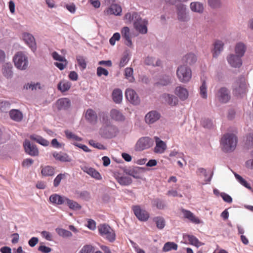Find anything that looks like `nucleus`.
<instances>
[{
	"instance_id": "1",
	"label": "nucleus",
	"mask_w": 253,
	"mask_h": 253,
	"mask_svg": "<svg viewBox=\"0 0 253 253\" xmlns=\"http://www.w3.org/2000/svg\"><path fill=\"white\" fill-rule=\"evenodd\" d=\"M237 142L238 138L235 134L227 133L222 136L220 144L224 152H231L235 149Z\"/></svg>"
},
{
	"instance_id": "2",
	"label": "nucleus",
	"mask_w": 253,
	"mask_h": 253,
	"mask_svg": "<svg viewBox=\"0 0 253 253\" xmlns=\"http://www.w3.org/2000/svg\"><path fill=\"white\" fill-rule=\"evenodd\" d=\"M248 89V84L245 77L238 78L233 84V93L236 96L246 94Z\"/></svg>"
},
{
	"instance_id": "3",
	"label": "nucleus",
	"mask_w": 253,
	"mask_h": 253,
	"mask_svg": "<svg viewBox=\"0 0 253 253\" xmlns=\"http://www.w3.org/2000/svg\"><path fill=\"white\" fill-rule=\"evenodd\" d=\"M176 76L180 82L188 83L192 78L191 70L187 66L181 65L176 70Z\"/></svg>"
},
{
	"instance_id": "4",
	"label": "nucleus",
	"mask_w": 253,
	"mask_h": 253,
	"mask_svg": "<svg viewBox=\"0 0 253 253\" xmlns=\"http://www.w3.org/2000/svg\"><path fill=\"white\" fill-rule=\"evenodd\" d=\"M15 66L21 70H26L29 65L28 58L23 52H17L13 59Z\"/></svg>"
},
{
	"instance_id": "5",
	"label": "nucleus",
	"mask_w": 253,
	"mask_h": 253,
	"mask_svg": "<svg viewBox=\"0 0 253 253\" xmlns=\"http://www.w3.org/2000/svg\"><path fill=\"white\" fill-rule=\"evenodd\" d=\"M98 231L101 236L110 242H113L116 239L114 231L108 225L101 224L98 226Z\"/></svg>"
},
{
	"instance_id": "6",
	"label": "nucleus",
	"mask_w": 253,
	"mask_h": 253,
	"mask_svg": "<svg viewBox=\"0 0 253 253\" xmlns=\"http://www.w3.org/2000/svg\"><path fill=\"white\" fill-rule=\"evenodd\" d=\"M154 144L153 140L149 137H142L137 141L135 145V149L137 151H143L149 149Z\"/></svg>"
},
{
	"instance_id": "7",
	"label": "nucleus",
	"mask_w": 253,
	"mask_h": 253,
	"mask_svg": "<svg viewBox=\"0 0 253 253\" xmlns=\"http://www.w3.org/2000/svg\"><path fill=\"white\" fill-rule=\"evenodd\" d=\"M176 13L177 19L181 22H187L189 20L190 17L186 12V5L183 4H179L176 6Z\"/></svg>"
},
{
	"instance_id": "8",
	"label": "nucleus",
	"mask_w": 253,
	"mask_h": 253,
	"mask_svg": "<svg viewBox=\"0 0 253 253\" xmlns=\"http://www.w3.org/2000/svg\"><path fill=\"white\" fill-rule=\"evenodd\" d=\"M132 210L136 217L141 221H146L149 218V213L146 211L141 209L139 206H133Z\"/></svg>"
},
{
	"instance_id": "9",
	"label": "nucleus",
	"mask_w": 253,
	"mask_h": 253,
	"mask_svg": "<svg viewBox=\"0 0 253 253\" xmlns=\"http://www.w3.org/2000/svg\"><path fill=\"white\" fill-rule=\"evenodd\" d=\"M23 147L25 152L31 156H38L39 151L37 146L31 143L29 140H25L23 143Z\"/></svg>"
},
{
	"instance_id": "10",
	"label": "nucleus",
	"mask_w": 253,
	"mask_h": 253,
	"mask_svg": "<svg viewBox=\"0 0 253 253\" xmlns=\"http://www.w3.org/2000/svg\"><path fill=\"white\" fill-rule=\"evenodd\" d=\"M147 21L142 19L139 16L137 20L134 21V27L140 33L146 34L147 32Z\"/></svg>"
},
{
	"instance_id": "11",
	"label": "nucleus",
	"mask_w": 253,
	"mask_h": 253,
	"mask_svg": "<svg viewBox=\"0 0 253 253\" xmlns=\"http://www.w3.org/2000/svg\"><path fill=\"white\" fill-rule=\"evenodd\" d=\"M126 99L131 103L137 105L140 102V99L136 92L132 89L127 88L125 92Z\"/></svg>"
},
{
	"instance_id": "12",
	"label": "nucleus",
	"mask_w": 253,
	"mask_h": 253,
	"mask_svg": "<svg viewBox=\"0 0 253 253\" xmlns=\"http://www.w3.org/2000/svg\"><path fill=\"white\" fill-rule=\"evenodd\" d=\"M86 121L91 125H94L97 123L98 116L96 112L92 109H88L84 114Z\"/></svg>"
},
{
	"instance_id": "13",
	"label": "nucleus",
	"mask_w": 253,
	"mask_h": 253,
	"mask_svg": "<svg viewBox=\"0 0 253 253\" xmlns=\"http://www.w3.org/2000/svg\"><path fill=\"white\" fill-rule=\"evenodd\" d=\"M23 39L33 51L37 49L35 39L33 35L28 33H24L22 36Z\"/></svg>"
},
{
	"instance_id": "14",
	"label": "nucleus",
	"mask_w": 253,
	"mask_h": 253,
	"mask_svg": "<svg viewBox=\"0 0 253 253\" xmlns=\"http://www.w3.org/2000/svg\"><path fill=\"white\" fill-rule=\"evenodd\" d=\"M121 32L125 44L129 47H131L132 42L129 28L128 27H124L122 29Z\"/></svg>"
},
{
	"instance_id": "15",
	"label": "nucleus",
	"mask_w": 253,
	"mask_h": 253,
	"mask_svg": "<svg viewBox=\"0 0 253 253\" xmlns=\"http://www.w3.org/2000/svg\"><path fill=\"white\" fill-rule=\"evenodd\" d=\"M216 97L220 102L222 103H226L230 99L229 92L225 87H221L218 90Z\"/></svg>"
},
{
	"instance_id": "16",
	"label": "nucleus",
	"mask_w": 253,
	"mask_h": 253,
	"mask_svg": "<svg viewBox=\"0 0 253 253\" xmlns=\"http://www.w3.org/2000/svg\"><path fill=\"white\" fill-rule=\"evenodd\" d=\"M241 57L237 54H230L227 57V61L232 67L239 68L242 65Z\"/></svg>"
},
{
	"instance_id": "17",
	"label": "nucleus",
	"mask_w": 253,
	"mask_h": 253,
	"mask_svg": "<svg viewBox=\"0 0 253 253\" xmlns=\"http://www.w3.org/2000/svg\"><path fill=\"white\" fill-rule=\"evenodd\" d=\"M154 138L156 142V146L154 150L155 153L159 154L164 153L167 148L166 143L161 140L158 136H155Z\"/></svg>"
},
{
	"instance_id": "18",
	"label": "nucleus",
	"mask_w": 253,
	"mask_h": 253,
	"mask_svg": "<svg viewBox=\"0 0 253 253\" xmlns=\"http://www.w3.org/2000/svg\"><path fill=\"white\" fill-rule=\"evenodd\" d=\"M161 115L156 111H152L147 113L145 117V121L147 124H153L160 118Z\"/></svg>"
},
{
	"instance_id": "19",
	"label": "nucleus",
	"mask_w": 253,
	"mask_h": 253,
	"mask_svg": "<svg viewBox=\"0 0 253 253\" xmlns=\"http://www.w3.org/2000/svg\"><path fill=\"white\" fill-rule=\"evenodd\" d=\"M55 106L59 110H67L70 107L71 102L68 98H60L57 100Z\"/></svg>"
},
{
	"instance_id": "20",
	"label": "nucleus",
	"mask_w": 253,
	"mask_h": 253,
	"mask_svg": "<svg viewBox=\"0 0 253 253\" xmlns=\"http://www.w3.org/2000/svg\"><path fill=\"white\" fill-rule=\"evenodd\" d=\"M161 99L163 101H165L171 106H174L178 102V99L175 96L169 94L165 93L163 94Z\"/></svg>"
},
{
	"instance_id": "21",
	"label": "nucleus",
	"mask_w": 253,
	"mask_h": 253,
	"mask_svg": "<svg viewBox=\"0 0 253 253\" xmlns=\"http://www.w3.org/2000/svg\"><path fill=\"white\" fill-rule=\"evenodd\" d=\"M214 48L212 50L213 57H217L223 50L224 43L219 40L216 41L213 43Z\"/></svg>"
},
{
	"instance_id": "22",
	"label": "nucleus",
	"mask_w": 253,
	"mask_h": 253,
	"mask_svg": "<svg viewBox=\"0 0 253 253\" xmlns=\"http://www.w3.org/2000/svg\"><path fill=\"white\" fill-rule=\"evenodd\" d=\"M52 155L56 160L62 162H70L72 161L70 157L66 153L54 152Z\"/></svg>"
},
{
	"instance_id": "23",
	"label": "nucleus",
	"mask_w": 253,
	"mask_h": 253,
	"mask_svg": "<svg viewBox=\"0 0 253 253\" xmlns=\"http://www.w3.org/2000/svg\"><path fill=\"white\" fill-rule=\"evenodd\" d=\"M139 16L136 12H128L125 15L124 20L126 23L130 24L137 20Z\"/></svg>"
},
{
	"instance_id": "24",
	"label": "nucleus",
	"mask_w": 253,
	"mask_h": 253,
	"mask_svg": "<svg viewBox=\"0 0 253 253\" xmlns=\"http://www.w3.org/2000/svg\"><path fill=\"white\" fill-rule=\"evenodd\" d=\"M175 93L180 99L182 100L186 99L188 96V92L187 90L185 88L180 86L176 87L175 89Z\"/></svg>"
},
{
	"instance_id": "25",
	"label": "nucleus",
	"mask_w": 253,
	"mask_h": 253,
	"mask_svg": "<svg viewBox=\"0 0 253 253\" xmlns=\"http://www.w3.org/2000/svg\"><path fill=\"white\" fill-rule=\"evenodd\" d=\"M182 212L185 218L188 219L192 222L195 224H199L201 223L200 220L190 211L182 210Z\"/></svg>"
},
{
	"instance_id": "26",
	"label": "nucleus",
	"mask_w": 253,
	"mask_h": 253,
	"mask_svg": "<svg viewBox=\"0 0 253 253\" xmlns=\"http://www.w3.org/2000/svg\"><path fill=\"white\" fill-rule=\"evenodd\" d=\"M12 65L10 63H6L2 65V72L3 76L7 78L12 76Z\"/></svg>"
},
{
	"instance_id": "27",
	"label": "nucleus",
	"mask_w": 253,
	"mask_h": 253,
	"mask_svg": "<svg viewBox=\"0 0 253 253\" xmlns=\"http://www.w3.org/2000/svg\"><path fill=\"white\" fill-rule=\"evenodd\" d=\"M41 173L43 176H51L54 175L55 169L50 166H41Z\"/></svg>"
},
{
	"instance_id": "28",
	"label": "nucleus",
	"mask_w": 253,
	"mask_h": 253,
	"mask_svg": "<svg viewBox=\"0 0 253 253\" xmlns=\"http://www.w3.org/2000/svg\"><path fill=\"white\" fill-rule=\"evenodd\" d=\"M30 138L33 141H36L37 143L43 146H47L49 144V142L47 140L45 139L41 136L37 134H32L30 136Z\"/></svg>"
},
{
	"instance_id": "29",
	"label": "nucleus",
	"mask_w": 253,
	"mask_h": 253,
	"mask_svg": "<svg viewBox=\"0 0 253 253\" xmlns=\"http://www.w3.org/2000/svg\"><path fill=\"white\" fill-rule=\"evenodd\" d=\"M10 118L14 121L20 122L23 119L22 113L18 110L12 109L9 112Z\"/></svg>"
},
{
	"instance_id": "30",
	"label": "nucleus",
	"mask_w": 253,
	"mask_h": 253,
	"mask_svg": "<svg viewBox=\"0 0 253 253\" xmlns=\"http://www.w3.org/2000/svg\"><path fill=\"white\" fill-rule=\"evenodd\" d=\"M246 50V45L241 42L237 43L235 47V51L236 54L240 57L244 56Z\"/></svg>"
},
{
	"instance_id": "31",
	"label": "nucleus",
	"mask_w": 253,
	"mask_h": 253,
	"mask_svg": "<svg viewBox=\"0 0 253 253\" xmlns=\"http://www.w3.org/2000/svg\"><path fill=\"white\" fill-rule=\"evenodd\" d=\"M83 170L90 175L92 177L97 179L101 180L102 179L101 175L98 171L92 168H85Z\"/></svg>"
},
{
	"instance_id": "32",
	"label": "nucleus",
	"mask_w": 253,
	"mask_h": 253,
	"mask_svg": "<svg viewBox=\"0 0 253 253\" xmlns=\"http://www.w3.org/2000/svg\"><path fill=\"white\" fill-rule=\"evenodd\" d=\"M122 7L118 4H111L107 10L109 14H114L115 15H120L122 12Z\"/></svg>"
},
{
	"instance_id": "33",
	"label": "nucleus",
	"mask_w": 253,
	"mask_h": 253,
	"mask_svg": "<svg viewBox=\"0 0 253 253\" xmlns=\"http://www.w3.org/2000/svg\"><path fill=\"white\" fill-rule=\"evenodd\" d=\"M112 119L118 121H124L125 119L122 113L117 109H112L110 112Z\"/></svg>"
},
{
	"instance_id": "34",
	"label": "nucleus",
	"mask_w": 253,
	"mask_h": 253,
	"mask_svg": "<svg viewBox=\"0 0 253 253\" xmlns=\"http://www.w3.org/2000/svg\"><path fill=\"white\" fill-rule=\"evenodd\" d=\"M112 98L115 103H120L123 98L122 90L118 88L115 89L112 92Z\"/></svg>"
},
{
	"instance_id": "35",
	"label": "nucleus",
	"mask_w": 253,
	"mask_h": 253,
	"mask_svg": "<svg viewBox=\"0 0 253 253\" xmlns=\"http://www.w3.org/2000/svg\"><path fill=\"white\" fill-rule=\"evenodd\" d=\"M66 197H62L57 194H53L49 197V200L51 202L57 205H61L65 202Z\"/></svg>"
},
{
	"instance_id": "36",
	"label": "nucleus",
	"mask_w": 253,
	"mask_h": 253,
	"mask_svg": "<svg viewBox=\"0 0 253 253\" xmlns=\"http://www.w3.org/2000/svg\"><path fill=\"white\" fill-rule=\"evenodd\" d=\"M153 221L156 225L157 228L160 230L163 229L166 225V221L162 216H156L153 218Z\"/></svg>"
},
{
	"instance_id": "37",
	"label": "nucleus",
	"mask_w": 253,
	"mask_h": 253,
	"mask_svg": "<svg viewBox=\"0 0 253 253\" xmlns=\"http://www.w3.org/2000/svg\"><path fill=\"white\" fill-rule=\"evenodd\" d=\"M197 58L196 55L193 53H189L184 56L182 58L184 63L187 64L192 65L196 62Z\"/></svg>"
},
{
	"instance_id": "38",
	"label": "nucleus",
	"mask_w": 253,
	"mask_h": 253,
	"mask_svg": "<svg viewBox=\"0 0 253 253\" xmlns=\"http://www.w3.org/2000/svg\"><path fill=\"white\" fill-rule=\"evenodd\" d=\"M185 238L187 239L189 243L197 247H199L204 245V243L200 242L199 240L194 236L190 235H186L185 236Z\"/></svg>"
},
{
	"instance_id": "39",
	"label": "nucleus",
	"mask_w": 253,
	"mask_h": 253,
	"mask_svg": "<svg viewBox=\"0 0 253 253\" xmlns=\"http://www.w3.org/2000/svg\"><path fill=\"white\" fill-rule=\"evenodd\" d=\"M190 8L192 11L200 13H202L204 10L203 4L199 2H191L190 4Z\"/></svg>"
},
{
	"instance_id": "40",
	"label": "nucleus",
	"mask_w": 253,
	"mask_h": 253,
	"mask_svg": "<svg viewBox=\"0 0 253 253\" xmlns=\"http://www.w3.org/2000/svg\"><path fill=\"white\" fill-rule=\"evenodd\" d=\"M145 63L148 65H151L153 66H160L161 64L160 60H156L151 56L147 57L145 60Z\"/></svg>"
},
{
	"instance_id": "41",
	"label": "nucleus",
	"mask_w": 253,
	"mask_h": 253,
	"mask_svg": "<svg viewBox=\"0 0 253 253\" xmlns=\"http://www.w3.org/2000/svg\"><path fill=\"white\" fill-rule=\"evenodd\" d=\"M71 86V84L67 81H63L60 82L58 84V89L62 92H65L68 90Z\"/></svg>"
},
{
	"instance_id": "42",
	"label": "nucleus",
	"mask_w": 253,
	"mask_h": 253,
	"mask_svg": "<svg viewBox=\"0 0 253 253\" xmlns=\"http://www.w3.org/2000/svg\"><path fill=\"white\" fill-rule=\"evenodd\" d=\"M118 182L121 185L126 186L132 183V179L128 176H121L117 178Z\"/></svg>"
},
{
	"instance_id": "43",
	"label": "nucleus",
	"mask_w": 253,
	"mask_h": 253,
	"mask_svg": "<svg viewBox=\"0 0 253 253\" xmlns=\"http://www.w3.org/2000/svg\"><path fill=\"white\" fill-rule=\"evenodd\" d=\"M65 202H66L70 209L72 210H80L81 209V206L77 202L67 198H65Z\"/></svg>"
},
{
	"instance_id": "44",
	"label": "nucleus",
	"mask_w": 253,
	"mask_h": 253,
	"mask_svg": "<svg viewBox=\"0 0 253 253\" xmlns=\"http://www.w3.org/2000/svg\"><path fill=\"white\" fill-rule=\"evenodd\" d=\"M177 245L173 242H167L166 243L163 248V250L164 252H169L172 250H177Z\"/></svg>"
},
{
	"instance_id": "45",
	"label": "nucleus",
	"mask_w": 253,
	"mask_h": 253,
	"mask_svg": "<svg viewBox=\"0 0 253 253\" xmlns=\"http://www.w3.org/2000/svg\"><path fill=\"white\" fill-rule=\"evenodd\" d=\"M56 232L59 236L63 237H70L72 236V233L70 231L62 228H56Z\"/></svg>"
},
{
	"instance_id": "46",
	"label": "nucleus",
	"mask_w": 253,
	"mask_h": 253,
	"mask_svg": "<svg viewBox=\"0 0 253 253\" xmlns=\"http://www.w3.org/2000/svg\"><path fill=\"white\" fill-rule=\"evenodd\" d=\"M133 69L131 68H126L125 69L126 78L131 83L133 82L135 80L133 76Z\"/></svg>"
},
{
	"instance_id": "47",
	"label": "nucleus",
	"mask_w": 253,
	"mask_h": 253,
	"mask_svg": "<svg viewBox=\"0 0 253 253\" xmlns=\"http://www.w3.org/2000/svg\"><path fill=\"white\" fill-rule=\"evenodd\" d=\"M200 95L203 98H207V86L206 85V81L202 80V84L200 87Z\"/></svg>"
},
{
	"instance_id": "48",
	"label": "nucleus",
	"mask_w": 253,
	"mask_h": 253,
	"mask_svg": "<svg viewBox=\"0 0 253 253\" xmlns=\"http://www.w3.org/2000/svg\"><path fill=\"white\" fill-rule=\"evenodd\" d=\"M68 174L67 173H60L57 175L53 181V185L54 187H57L61 182V180L65 178Z\"/></svg>"
},
{
	"instance_id": "49",
	"label": "nucleus",
	"mask_w": 253,
	"mask_h": 253,
	"mask_svg": "<svg viewBox=\"0 0 253 253\" xmlns=\"http://www.w3.org/2000/svg\"><path fill=\"white\" fill-rule=\"evenodd\" d=\"M10 103L8 101L0 102V110L2 112H6L10 108Z\"/></svg>"
},
{
	"instance_id": "50",
	"label": "nucleus",
	"mask_w": 253,
	"mask_h": 253,
	"mask_svg": "<svg viewBox=\"0 0 253 253\" xmlns=\"http://www.w3.org/2000/svg\"><path fill=\"white\" fill-rule=\"evenodd\" d=\"M153 204L154 206L156 207L157 208L160 210L164 209L166 207L164 202L159 199H155L153 201Z\"/></svg>"
},
{
	"instance_id": "51",
	"label": "nucleus",
	"mask_w": 253,
	"mask_h": 253,
	"mask_svg": "<svg viewBox=\"0 0 253 253\" xmlns=\"http://www.w3.org/2000/svg\"><path fill=\"white\" fill-rule=\"evenodd\" d=\"M170 81V78L169 76H165L159 80V82L157 83V84L161 85H167L169 84Z\"/></svg>"
},
{
	"instance_id": "52",
	"label": "nucleus",
	"mask_w": 253,
	"mask_h": 253,
	"mask_svg": "<svg viewBox=\"0 0 253 253\" xmlns=\"http://www.w3.org/2000/svg\"><path fill=\"white\" fill-rule=\"evenodd\" d=\"M65 133L67 138L68 139H73L78 141H80L82 140V138L81 137L78 136L77 135H75V134H74L73 133L69 130L65 131Z\"/></svg>"
},
{
	"instance_id": "53",
	"label": "nucleus",
	"mask_w": 253,
	"mask_h": 253,
	"mask_svg": "<svg viewBox=\"0 0 253 253\" xmlns=\"http://www.w3.org/2000/svg\"><path fill=\"white\" fill-rule=\"evenodd\" d=\"M94 250L93 246L89 245L84 246L79 253H92Z\"/></svg>"
},
{
	"instance_id": "54",
	"label": "nucleus",
	"mask_w": 253,
	"mask_h": 253,
	"mask_svg": "<svg viewBox=\"0 0 253 253\" xmlns=\"http://www.w3.org/2000/svg\"><path fill=\"white\" fill-rule=\"evenodd\" d=\"M77 60L79 65L81 66L83 70L85 69L86 67V63L84 57L82 56H78L77 57Z\"/></svg>"
},
{
	"instance_id": "55",
	"label": "nucleus",
	"mask_w": 253,
	"mask_h": 253,
	"mask_svg": "<svg viewBox=\"0 0 253 253\" xmlns=\"http://www.w3.org/2000/svg\"><path fill=\"white\" fill-rule=\"evenodd\" d=\"M120 38V34L119 33H115L114 34L113 36L109 40V42L110 44L112 45H115L116 41H119Z\"/></svg>"
},
{
	"instance_id": "56",
	"label": "nucleus",
	"mask_w": 253,
	"mask_h": 253,
	"mask_svg": "<svg viewBox=\"0 0 253 253\" xmlns=\"http://www.w3.org/2000/svg\"><path fill=\"white\" fill-rule=\"evenodd\" d=\"M52 56L53 58L55 60L61 62H66V60L65 57L60 55L57 52L54 51L52 53Z\"/></svg>"
},
{
	"instance_id": "57",
	"label": "nucleus",
	"mask_w": 253,
	"mask_h": 253,
	"mask_svg": "<svg viewBox=\"0 0 253 253\" xmlns=\"http://www.w3.org/2000/svg\"><path fill=\"white\" fill-rule=\"evenodd\" d=\"M109 74L108 71L101 67H98L97 69V75L98 76L100 77L102 75H104L105 76H107Z\"/></svg>"
},
{
	"instance_id": "58",
	"label": "nucleus",
	"mask_w": 253,
	"mask_h": 253,
	"mask_svg": "<svg viewBox=\"0 0 253 253\" xmlns=\"http://www.w3.org/2000/svg\"><path fill=\"white\" fill-rule=\"evenodd\" d=\"M202 125L206 128H211L212 126V123L211 121L209 119H202Z\"/></svg>"
},
{
	"instance_id": "59",
	"label": "nucleus",
	"mask_w": 253,
	"mask_h": 253,
	"mask_svg": "<svg viewBox=\"0 0 253 253\" xmlns=\"http://www.w3.org/2000/svg\"><path fill=\"white\" fill-rule=\"evenodd\" d=\"M89 143L90 145H91V146H93L95 148H98L100 150L105 149V147L103 145L100 143L95 142L93 140H90Z\"/></svg>"
},
{
	"instance_id": "60",
	"label": "nucleus",
	"mask_w": 253,
	"mask_h": 253,
	"mask_svg": "<svg viewBox=\"0 0 253 253\" xmlns=\"http://www.w3.org/2000/svg\"><path fill=\"white\" fill-rule=\"evenodd\" d=\"M208 3L210 6L213 8L218 7L220 5V1L219 0H208Z\"/></svg>"
},
{
	"instance_id": "61",
	"label": "nucleus",
	"mask_w": 253,
	"mask_h": 253,
	"mask_svg": "<svg viewBox=\"0 0 253 253\" xmlns=\"http://www.w3.org/2000/svg\"><path fill=\"white\" fill-rule=\"evenodd\" d=\"M169 156L170 157H174L176 158H181L183 156V154L182 153H180L175 150H173V151L170 152Z\"/></svg>"
},
{
	"instance_id": "62",
	"label": "nucleus",
	"mask_w": 253,
	"mask_h": 253,
	"mask_svg": "<svg viewBox=\"0 0 253 253\" xmlns=\"http://www.w3.org/2000/svg\"><path fill=\"white\" fill-rule=\"evenodd\" d=\"M128 174L130 176H132L135 178H140V176L139 175V172L138 171V169H134L132 170H130L128 172Z\"/></svg>"
},
{
	"instance_id": "63",
	"label": "nucleus",
	"mask_w": 253,
	"mask_h": 253,
	"mask_svg": "<svg viewBox=\"0 0 253 253\" xmlns=\"http://www.w3.org/2000/svg\"><path fill=\"white\" fill-rule=\"evenodd\" d=\"M38 250L43 253H49L51 251L52 249L45 246H40L38 248Z\"/></svg>"
},
{
	"instance_id": "64",
	"label": "nucleus",
	"mask_w": 253,
	"mask_h": 253,
	"mask_svg": "<svg viewBox=\"0 0 253 253\" xmlns=\"http://www.w3.org/2000/svg\"><path fill=\"white\" fill-rule=\"evenodd\" d=\"M87 227L90 230H93L96 228V223L95 222L91 219H89L87 221Z\"/></svg>"
}]
</instances>
